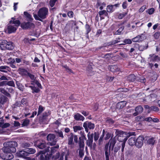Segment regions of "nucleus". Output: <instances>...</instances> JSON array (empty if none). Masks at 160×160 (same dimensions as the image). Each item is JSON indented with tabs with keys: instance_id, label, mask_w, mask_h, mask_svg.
<instances>
[{
	"instance_id": "nucleus-56",
	"label": "nucleus",
	"mask_w": 160,
	"mask_h": 160,
	"mask_svg": "<svg viewBox=\"0 0 160 160\" xmlns=\"http://www.w3.org/2000/svg\"><path fill=\"white\" fill-rule=\"evenodd\" d=\"M160 36V32H158L155 33L154 35V37L155 38L158 39Z\"/></svg>"
},
{
	"instance_id": "nucleus-27",
	"label": "nucleus",
	"mask_w": 160,
	"mask_h": 160,
	"mask_svg": "<svg viewBox=\"0 0 160 160\" xmlns=\"http://www.w3.org/2000/svg\"><path fill=\"white\" fill-rule=\"evenodd\" d=\"M24 14L26 17L27 19V21H32L33 20V19L32 18V16L28 12H24Z\"/></svg>"
},
{
	"instance_id": "nucleus-21",
	"label": "nucleus",
	"mask_w": 160,
	"mask_h": 160,
	"mask_svg": "<svg viewBox=\"0 0 160 160\" xmlns=\"http://www.w3.org/2000/svg\"><path fill=\"white\" fill-rule=\"evenodd\" d=\"M12 20L10 21L9 23H12V24H15V27L17 28V27L20 25L21 23L20 21L18 20L14 21L15 19L14 18H12Z\"/></svg>"
},
{
	"instance_id": "nucleus-13",
	"label": "nucleus",
	"mask_w": 160,
	"mask_h": 160,
	"mask_svg": "<svg viewBox=\"0 0 160 160\" xmlns=\"http://www.w3.org/2000/svg\"><path fill=\"white\" fill-rule=\"evenodd\" d=\"M135 112L133 113L134 116H136L142 113L143 111L142 107L141 105H139L136 107L135 109Z\"/></svg>"
},
{
	"instance_id": "nucleus-15",
	"label": "nucleus",
	"mask_w": 160,
	"mask_h": 160,
	"mask_svg": "<svg viewBox=\"0 0 160 160\" xmlns=\"http://www.w3.org/2000/svg\"><path fill=\"white\" fill-rule=\"evenodd\" d=\"M16 154L18 157L24 158H26L28 156V153L24 151H19L17 152Z\"/></svg>"
},
{
	"instance_id": "nucleus-64",
	"label": "nucleus",
	"mask_w": 160,
	"mask_h": 160,
	"mask_svg": "<svg viewBox=\"0 0 160 160\" xmlns=\"http://www.w3.org/2000/svg\"><path fill=\"white\" fill-rule=\"evenodd\" d=\"M81 113L85 116H87L89 115V112L84 111H82L81 112Z\"/></svg>"
},
{
	"instance_id": "nucleus-42",
	"label": "nucleus",
	"mask_w": 160,
	"mask_h": 160,
	"mask_svg": "<svg viewBox=\"0 0 160 160\" xmlns=\"http://www.w3.org/2000/svg\"><path fill=\"white\" fill-rule=\"evenodd\" d=\"M148 46L147 45L146 47L144 45H141L138 47V50L140 51H143L144 50L147 49Z\"/></svg>"
},
{
	"instance_id": "nucleus-34",
	"label": "nucleus",
	"mask_w": 160,
	"mask_h": 160,
	"mask_svg": "<svg viewBox=\"0 0 160 160\" xmlns=\"http://www.w3.org/2000/svg\"><path fill=\"white\" fill-rule=\"evenodd\" d=\"M30 87L31 88V89L32 90V92L34 93V92L38 93L40 91V90L38 88H37L35 87L30 86Z\"/></svg>"
},
{
	"instance_id": "nucleus-16",
	"label": "nucleus",
	"mask_w": 160,
	"mask_h": 160,
	"mask_svg": "<svg viewBox=\"0 0 160 160\" xmlns=\"http://www.w3.org/2000/svg\"><path fill=\"white\" fill-rule=\"evenodd\" d=\"M114 137L113 138H111L109 140V142L108 143H109V144L110 146L109 147V149H110V148H111L112 150L114 146L115 145V144L116 143V139Z\"/></svg>"
},
{
	"instance_id": "nucleus-11",
	"label": "nucleus",
	"mask_w": 160,
	"mask_h": 160,
	"mask_svg": "<svg viewBox=\"0 0 160 160\" xmlns=\"http://www.w3.org/2000/svg\"><path fill=\"white\" fill-rule=\"evenodd\" d=\"M144 137L142 136H139L136 140L135 145L138 148H140L143 145Z\"/></svg>"
},
{
	"instance_id": "nucleus-19",
	"label": "nucleus",
	"mask_w": 160,
	"mask_h": 160,
	"mask_svg": "<svg viewBox=\"0 0 160 160\" xmlns=\"http://www.w3.org/2000/svg\"><path fill=\"white\" fill-rule=\"evenodd\" d=\"M126 102L123 101L119 102L117 104V108L118 109H121L124 108L126 105Z\"/></svg>"
},
{
	"instance_id": "nucleus-18",
	"label": "nucleus",
	"mask_w": 160,
	"mask_h": 160,
	"mask_svg": "<svg viewBox=\"0 0 160 160\" xmlns=\"http://www.w3.org/2000/svg\"><path fill=\"white\" fill-rule=\"evenodd\" d=\"M74 118L77 121H83L84 118L82 115L79 113H77L74 115Z\"/></svg>"
},
{
	"instance_id": "nucleus-62",
	"label": "nucleus",
	"mask_w": 160,
	"mask_h": 160,
	"mask_svg": "<svg viewBox=\"0 0 160 160\" xmlns=\"http://www.w3.org/2000/svg\"><path fill=\"white\" fill-rule=\"evenodd\" d=\"M6 85V81H3L0 82V87H2Z\"/></svg>"
},
{
	"instance_id": "nucleus-37",
	"label": "nucleus",
	"mask_w": 160,
	"mask_h": 160,
	"mask_svg": "<svg viewBox=\"0 0 160 160\" xmlns=\"http://www.w3.org/2000/svg\"><path fill=\"white\" fill-rule=\"evenodd\" d=\"M55 132L56 133L57 135L58 136V137L62 138H64V136L62 131L60 130H58V131H55Z\"/></svg>"
},
{
	"instance_id": "nucleus-29",
	"label": "nucleus",
	"mask_w": 160,
	"mask_h": 160,
	"mask_svg": "<svg viewBox=\"0 0 160 160\" xmlns=\"http://www.w3.org/2000/svg\"><path fill=\"white\" fill-rule=\"evenodd\" d=\"M136 79V77L134 74H131L128 76L127 80L128 81L132 82Z\"/></svg>"
},
{
	"instance_id": "nucleus-58",
	"label": "nucleus",
	"mask_w": 160,
	"mask_h": 160,
	"mask_svg": "<svg viewBox=\"0 0 160 160\" xmlns=\"http://www.w3.org/2000/svg\"><path fill=\"white\" fill-rule=\"evenodd\" d=\"M126 142H122L121 144V151L122 152L124 151V148L125 147Z\"/></svg>"
},
{
	"instance_id": "nucleus-4",
	"label": "nucleus",
	"mask_w": 160,
	"mask_h": 160,
	"mask_svg": "<svg viewBox=\"0 0 160 160\" xmlns=\"http://www.w3.org/2000/svg\"><path fill=\"white\" fill-rule=\"evenodd\" d=\"M58 138L54 133H50L47 137V140L51 146L55 145L58 141Z\"/></svg>"
},
{
	"instance_id": "nucleus-14",
	"label": "nucleus",
	"mask_w": 160,
	"mask_h": 160,
	"mask_svg": "<svg viewBox=\"0 0 160 160\" xmlns=\"http://www.w3.org/2000/svg\"><path fill=\"white\" fill-rule=\"evenodd\" d=\"M68 144L69 146V147L71 148H74V143L73 142V133H71L69 135V136L68 139Z\"/></svg>"
},
{
	"instance_id": "nucleus-35",
	"label": "nucleus",
	"mask_w": 160,
	"mask_h": 160,
	"mask_svg": "<svg viewBox=\"0 0 160 160\" xmlns=\"http://www.w3.org/2000/svg\"><path fill=\"white\" fill-rule=\"evenodd\" d=\"M106 122L107 123L110 125H112L115 122V121L114 120L109 118H106Z\"/></svg>"
},
{
	"instance_id": "nucleus-6",
	"label": "nucleus",
	"mask_w": 160,
	"mask_h": 160,
	"mask_svg": "<svg viewBox=\"0 0 160 160\" xmlns=\"http://www.w3.org/2000/svg\"><path fill=\"white\" fill-rule=\"evenodd\" d=\"M79 147L78 149L79 154V156L82 158L84 154V143L83 139H81V138H79Z\"/></svg>"
},
{
	"instance_id": "nucleus-31",
	"label": "nucleus",
	"mask_w": 160,
	"mask_h": 160,
	"mask_svg": "<svg viewBox=\"0 0 160 160\" xmlns=\"http://www.w3.org/2000/svg\"><path fill=\"white\" fill-rule=\"evenodd\" d=\"M27 152L28 153V156L30 154H33L36 152L35 149L32 148H27Z\"/></svg>"
},
{
	"instance_id": "nucleus-12",
	"label": "nucleus",
	"mask_w": 160,
	"mask_h": 160,
	"mask_svg": "<svg viewBox=\"0 0 160 160\" xmlns=\"http://www.w3.org/2000/svg\"><path fill=\"white\" fill-rule=\"evenodd\" d=\"M87 136L88 137V140H87L86 144L88 147L92 148L93 142V134L92 133L90 135V132H89L88 133Z\"/></svg>"
},
{
	"instance_id": "nucleus-57",
	"label": "nucleus",
	"mask_w": 160,
	"mask_h": 160,
	"mask_svg": "<svg viewBox=\"0 0 160 160\" xmlns=\"http://www.w3.org/2000/svg\"><path fill=\"white\" fill-rule=\"evenodd\" d=\"M124 42L127 44H130L132 43V41L130 39H125L124 40Z\"/></svg>"
},
{
	"instance_id": "nucleus-51",
	"label": "nucleus",
	"mask_w": 160,
	"mask_h": 160,
	"mask_svg": "<svg viewBox=\"0 0 160 160\" xmlns=\"http://www.w3.org/2000/svg\"><path fill=\"white\" fill-rule=\"evenodd\" d=\"M150 110H152L155 111H158L159 110L158 108L156 106H152L150 108Z\"/></svg>"
},
{
	"instance_id": "nucleus-22",
	"label": "nucleus",
	"mask_w": 160,
	"mask_h": 160,
	"mask_svg": "<svg viewBox=\"0 0 160 160\" xmlns=\"http://www.w3.org/2000/svg\"><path fill=\"white\" fill-rule=\"evenodd\" d=\"M142 35H143V34H142L141 35H138L136 37L133 38L132 39V41L134 42L141 41L143 40V38H142Z\"/></svg>"
},
{
	"instance_id": "nucleus-30",
	"label": "nucleus",
	"mask_w": 160,
	"mask_h": 160,
	"mask_svg": "<svg viewBox=\"0 0 160 160\" xmlns=\"http://www.w3.org/2000/svg\"><path fill=\"white\" fill-rule=\"evenodd\" d=\"M9 67L6 66H0V71H1L2 72H7V71L5 70H6L9 71Z\"/></svg>"
},
{
	"instance_id": "nucleus-32",
	"label": "nucleus",
	"mask_w": 160,
	"mask_h": 160,
	"mask_svg": "<svg viewBox=\"0 0 160 160\" xmlns=\"http://www.w3.org/2000/svg\"><path fill=\"white\" fill-rule=\"evenodd\" d=\"M0 92L3 93L7 97H10V94L8 92V91H6L3 88H0Z\"/></svg>"
},
{
	"instance_id": "nucleus-2",
	"label": "nucleus",
	"mask_w": 160,
	"mask_h": 160,
	"mask_svg": "<svg viewBox=\"0 0 160 160\" xmlns=\"http://www.w3.org/2000/svg\"><path fill=\"white\" fill-rule=\"evenodd\" d=\"M48 9L47 8L43 7L40 8L38 12V14H33V17L37 20L42 21V19L46 18L48 15Z\"/></svg>"
},
{
	"instance_id": "nucleus-55",
	"label": "nucleus",
	"mask_w": 160,
	"mask_h": 160,
	"mask_svg": "<svg viewBox=\"0 0 160 160\" xmlns=\"http://www.w3.org/2000/svg\"><path fill=\"white\" fill-rule=\"evenodd\" d=\"M68 16L70 18H72L73 17V12L72 11H69L67 13Z\"/></svg>"
},
{
	"instance_id": "nucleus-47",
	"label": "nucleus",
	"mask_w": 160,
	"mask_h": 160,
	"mask_svg": "<svg viewBox=\"0 0 160 160\" xmlns=\"http://www.w3.org/2000/svg\"><path fill=\"white\" fill-rule=\"evenodd\" d=\"M51 114V112L49 111H48L44 112L42 116L47 118V117L48 116Z\"/></svg>"
},
{
	"instance_id": "nucleus-17",
	"label": "nucleus",
	"mask_w": 160,
	"mask_h": 160,
	"mask_svg": "<svg viewBox=\"0 0 160 160\" xmlns=\"http://www.w3.org/2000/svg\"><path fill=\"white\" fill-rule=\"evenodd\" d=\"M17 28L13 25H8V33H11L15 32Z\"/></svg>"
},
{
	"instance_id": "nucleus-26",
	"label": "nucleus",
	"mask_w": 160,
	"mask_h": 160,
	"mask_svg": "<svg viewBox=\"0 0 160 160\" xmlns=\"http://www.w3.org/2000/svg\"><path fill=\"white\" fill-rule=\"evenodd\" d=\"M83 124H86L87 126L91 129H94L95 127L94 124L90 122H84Z\"/></svg>"
},
{
	"instance_id": "nucleus-28",
	"label": "nucleus",
	"mask_w": 160,
	"mask_h": 160,
	"mask_svg": "<svg viewBox=\"0 0 160 160\" xmlns=\"http://www.w3.org/2000/svg\"><path fill=\"white\" fill-rule=\"evenodd\" d=\"M39 122L41 124H47V118H46L42 116L40 117L39 119Z\"/></svg>"
},
{
	"instance_id": "nucleus-9",
	"label": "nucleus",
	"mask_w": 160,
	"mask_h": 160,
	"mask_svg": "<svg viewBox=\"0 0 160 160\" xmlns=\"http://www.w3.org/2000/svg\"><path fill=\"white\" fill-rule=\"evenodd\" d=\"M148 61L149 62H158L160 61V57L154 54H151L149 55V57L148 58Z\"/></svg>"
},
{
	"instance_id": "nucleus-49",
	"label": "nucleus",
	"mask_w": 160,
	"mask_h": 160,
	"mask_svg": "<svg viewBox=\"0 0 160 160\" xmlns=\"http://www.w3.org/2000/svg\"><path fill=\"white\" fill-rule=\"evenodd\" d=\"M57 0H50L49 1L50 5L51 7H53Z\"/></svg>"
},
{
	"instance_id": "nucleus-52",
	"label": "nucleus",
	"mask_w": 160,
	"mask_h": 160,
	"mask_svg": "<svg viewBox=\"0 0 160 160\" xmlns=\"http://www.w3.org/2000/svg\"><path fill=\"white\" fill-rule=\"evenodd\" d=\"M127 14V12H125L123 13H120L118 16V18L119 19H121Z\"/></svg>"
},
{
	"instance_id": "nucleus-25",
	"label": "nucleus",
	"mask_w": 160,
	"mask_h": 160,
	"mask_svg": "<svg viewBox=\"0 0 160 160\" xmlns=\"http://www.w3.org/2000/svg\"><path fill=\"white\" fill-rule=\"evenodd\" d=\"M136 140V139L134 137L130 138L128 140V144L131 146H132L134 144L135 145Z\"/></svg>"
},
{
	"instance_id": "nucleus-24",
	"label": "nucleus",
	"mask_w": 160,
	"mask_h": 160,
	"mask_svg": "<svg viewBox=\"0 0 160 160\" xmlns=\"http://www.w3.org/2000/svg\"><path fill=\"white\" fill-rule=\"evenodd\" d=\"M22 72L27 73L28 76L29 77L30 79L33 81L35 80V76L34 75L28 72L25 69H22L21 70Z\"/></svg>"
},
{
	"instance_id": "nucleus-50",
	"label": "nucleus",
	"mask_w": 160,
	"mask_h": 160,
	"mask_svg": "<svg viewBox=\"0 0 160 160\" xmlns=\"http://www.w3.org/2000/svg\"><path fill=\"white\" fill-rule=\"evenodd\" d=\"M94 135V140L95 141H97L99 138V134L98 133L95 132L93 134V135Z\"/></svg>"
},
{
	"instance_id": "nucleus-45",
	"label": "nucleus",
	"mask_w": 160,
	"mask_h": 160,
	"mask_svg": "<svg viewBox=\"0 0 160 160\" xmlns=\"http://www.w3.org/2000/svg\"><path fill=\"white\" fill-rule=\"evenodd\" d=\"M32 82L31 83L33 85V83H35L38 86V87L39 88H41L42 86L41 85L37 80H36L35 79V80L32 81Z\"/></svg>"
},
{
	"instance_id": "nucleus-63",
	"label": "nucleus",
	"mask_w": 160,
	"mask_h": 160,
	"mask_svg": "<svg viewBox=\"0 0 160 160\" xmlns=\"http://www.w3.org/2000/svg\"><path fill=\"white\" fill-rule=\"evenodd\" d=\"M111 54L108 53L105 55L104 56V58L106 59H109L111 57Z\"/></svg>"
},
{
	"instance_id": "nucleus-7",
	"label": "nucleus",
	"mask_w": 160,
	"mask_h": 160,
	"mask_svg": "<svg viewBox=\"0 0 160 160\" xmlns=\"http://www.w3.org/2000/svg\"><path fill=\"white\" fill-rule=\"evenodd\" d=\"M2 44L5 46V48L9 50H12L14 48V44L12 42H8L7 41H2Z\"/></svg>"
},
{
	"instance_id": "nucleus-1",
	"label": "nucleus",
	"mask_w": 160,
	"mask_h": 160,
	"mask_svg": "<svg viewBox=\"0 0 160 160\" xmlns=\"http://www.w3.org/2000/svg\"><path fill=\"white\" fill-rule=\"evenodd\" d=\"M17 145V142L14 141L6 142L4 143L2 150L4 152L14 153L16 151L15 147Z\"/></svg>"
},
{
	"instance_id": "nucleus-5",
	"label": "nucleus",
	"mask_w": 160,
	"mask_h": 160,
	"mask_svg": "<svg viewBox=\"0 0 160 160\" xmlns=\"http://www.w3.org/2000/svg\"><path fill=\"white\" fill-rule=\"evenodd\" d=\"M49 147H47L45 149L44 151H40L39 152V153L41 154L39 159V160H49L50 157L48 153H46V152H48L49 151Z\"/></svg>"
},
{
	"instance_id": "nucleus-54",
	"label": "nucleus",
	"mask_w": 160,
	"mask_h": 160,
	"mask_svg": "<svg viewBox=\"0 0 160 160\" xmlns=\"http://www.w3.org/2000/svg\"><path fill=\"white\" fill-rule=\"evenodd\" d=\"M60 156V153L59 152L57 153L56 154L52 156V158L54 160L58 159Z\"/></svg>"
},
{
	"instance_id": "nucleus-38",
	"label": "nucleus",
	"mask_w": 160,
	"mask_h": 160,
	"mask_svg": "<svg viewBox=\"0 0 160 160\" xmlns=\"http://www.w3.org/2000/svg\"><path fill=\"white\" fill-rule=\"evenodd\" d=\"M21 146L23 148H27L31 146V144L28 142H24L22 144Z\"/></svg>"
},
{
	"instance_id": "nucleus-36",
	"label": "nucleus",
	"mask_w": 160,
	"mask_h": 160,
	"mask_svg": "<svg viewBox=\"0 0 160 160\" xmlns=\"http://www.w3.org/2000/svg\"><path fill=\"white\" fill-rule=\"evenodd\" d=\"M16 84L18 88L21 91H23L24 87L18 81H16Z\"/></svg>"
},
{
	"instance_id": "nucleus-61",
	"label": "nucleus",
	"mask_w": 160,
	"mask_h": 160,
	"mask_svg": "<svg viewBox=\"0 0 160 160\" xmlns=\"http://www.w3.org/2000/svg\"><path fill=\"white\" fill-rule=\"evenodd\" d=\"M148 13L149 14H152L154 11V8H151L148 10Z\"/></svg>"
},
{
	"instance_id": "nucleus-60",
	"label": "nucleus",
	"mask_w": 160,
	"mask_h": 160,
	"mask_svg": "<svg viewBox=\"0 0 160 160\" xmlns=\"http://www.w3.org/2000/svg\"><path fill=\"white\" fill-rule=\"evenodd\" d=\"M73 138H74V141L75 142L77 143L78 142V138L77 135H74L73 134Z\"/></svg>"
},
{
	"instance_id": "nucleus-3",
	"label": "nucleus",
	"mask_w": 160,
	"mask_h": 160,
	"mask_svg": "<svg viewBox=\"0 0 160 160\" xmlns=\"http://www.w3.org/2000/svg\"><path fill=\"white\" fill-rule=\"evenodd\" d=\"M115 130L116 136L115 138L117 137V139L120 142H126L128 139V136L126 133L118 129H116Z\"/></svg>"
},
{
	"instance_id": "nucleus-8",
	"label": "nucleus",
	"mask_w": 160,
	"mask_h": 160,
	"mask_svg": "<svg viewBox=\"0 0 160 160\" xmlns=\"http://www.w3.org/2000/svg\"><path fill=\"white\" fill-rule=\"evenodd\" d=\"M21 27L23 29L34 28L35 25L34 24L30 22H23L21 24Z\"/></svg>"
},
{
	"instance_id": "nucleus-43",
	"label": "nucleus",
	"mask_w": 160,
	"mask_h": 160,
	"mask_svg": "<svg viewBox=\"0 0 160 160\" xmlns=\"http://www.w3.org/2000/svg\"><path fill=\"white\" fill-rule=\"evenodd\" d=\"M114 5H108L107 6V10L108 12H111L113 11V8Z\"/></svg>"
},
{
	"instance_id": "nucleus-44",
	"label": "nucleus",
	"mask_w": 160,
	"mask_h": 160,
	"mask_svg": "<svg viewBox=\"0 0 160 160\" xmlns=\"http://www.w3.org/2000/svg\"><path fill=\"white\" fill-rule=\"evenodd\" d=\"M6 84L7 85L12 87H14L15 86L14 83L12 81H11L8 82L6 81Z\"/></svg>"
},
{
	"instance_id": "nucleus-40",
	"label": "nucleus",
	"mask_w": 160,
	"mask_h": 160,
	"mask_svg": "<svg viewBox=\"0 0 160 160\" xmlns=\"http://www.w3.org/2000/svg\"><path fill=\"white\" fill-rule=\"evenodd\" d=\"M124 28V27L123 26H122L120 27L119 29L115 32L114 34L115 35L120 34V33L123 30Z\"/></svg>"
},
{
	"instance_id": "nucleus-59",
	"label": "nucleus",
	"mask_w": 160,
	"mask_h": 160,
	"mask_svg": "<svg viewBox=\"0 0 160 160\" xmlns=\"http://www.w3.org/2000/svg\"><path fill=\"white\" fill-rule=\"evenodd\" d=\"M88 75L90 76L93 75L94 74V72L92 70L90 71L89 70H88V71L87 72Z\"/></svg>"
},
{
	"instance_id": "nucleus-33",
	"label": "nucleus",
	"mask_w": 160,
	"mask_h": 160,
	"mask_svg": "<svg viewBox=\"0 0 160 160\" xmlns=\"http://www.w3.org/2000/svg\"><path fill=\"white\" fill-rule=\"evenodd\" d=\"M7 98L5 96L0 95V103L3 104L6 101Z\"/></svg>"
},
{
	"instance_id": "nucleus-53",
	"label": "nucleus",
	"mask_w": 160,
	"mask_h": 160,
	"mask_svg": "<svg viewBox=\"0 0 160 160\" xmlns=\"http://www.w3.org/2000/svg\"><path fill=\"white\" fill-rule=\"evenodd\" d=\"M105 158H109V157L110 155V149H109V151H105Z\"/></svg>"
},
{
	"instance_id": "nucleus-41",
	"label": "nucleus",
	"mask_w": 160,
	"mask_h": 160,
	"mask_svg": "<svg viewBox=\"0 0 160 160\" xmlns=\"http://www.w3.org/2000/svg\"><path fill=\"white\" fill-rule=\"evenodd\" d=\"M73 128L75 132H77L78 131L81 130L83 129L82 127L79 126H75L73 127Z\"/></svg>"
},
{
	"instance_id": "nucleus-20",
	"label": "nucleus",
	"mask_w": 160,
	"mask_h": 160,
	"mask_svg": "<svg viewBox=\"0 0 160 160\" xmlns=\"http://www.w3.org/2000/svg\"><path fill=\"white\" fill-rule=\"evenodd\" d=\"M37 147L40 149H43L46 147V143L44 142H37Z\"/></svg>"
},
{
	"instance_id": "nucleus-23",
	"label": "nucleus",
	"mask_w": 160,
	"mask_h": 160,
	"mask_svg": "<svg viewBox=\"0 0 160 160\" xmlns=\"http://www.w3.org/2000/svg\"><path fill=\"white\" fill-rule=\"evenodd\" d=\"M148 143L149 144L153 145L156 141L155 138L153 137L148 138L146 139Z\"/></svg>"
},
{
	"instance_id": "nucleus-48",
	"label": "nucleus",
	"mask_w": 160,
	"mask_h": 160,
	"mask_svg": "<svg viewBox=\"0 0 160 160\" xmlns=\"http://www.w3.org/2000/svg\"><path fill=\"white\" fill-rule=\"evenodd\" d=\"M85 28L86 30L87 34H88V33L90 32L91 30L90 27L89 25L86 24L85 26Z\"/></svg>"
},
{
	"instance_id": "nucleus-46",
	"label": "nucleus",
	"mask_w": 160,
	"mask_h": 160,
	"mask_svg": "<svg viewBox=\"0 0 160 160\" xmlns=\"http://www.w3.org/2000/svg\"><path fill=\"white\" fill-rule=\"evenodd\" d=\"M29 122V120L28 119H25L22 124V126H27L28 125Z\"/></svg>"
},
{
	"instance_id": "nucleus-39",
	"label": "nucleus",
	"mask_w": 160,
	"mask_h": 160,
	"mask_svg": "<svg viewBox=\"0 0 160 160\" xmlns=\"http://www.w3.org/2000/svg\"><path fill=\"white\" fill-rule=\"evenodd\" d=\"M44 108L42 106H39L37 115H39L40 114L44 111Z\"/></svg>"
},
{
	"instance_id": "nucleus-10",
	"label": "nucleus",
	"mask_w": 160,
	"mask_h": 160,
	"mask_svg": "<svg viewBox=\"0 0 160 160\" xmlns=\"http://www.w3.org/2000/svg\"><path fill=\"white\" fill-rule=\"evenodd\" d=\"M12 152H4V153H1L0 154V157L5 160H10L13 158V155L11 154Z\"/></svg>"
}]
</instances>
